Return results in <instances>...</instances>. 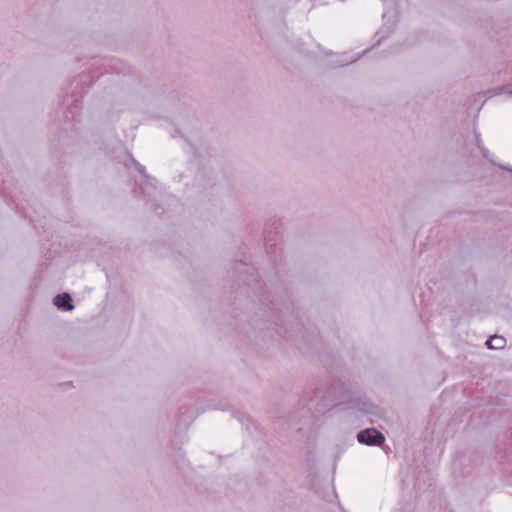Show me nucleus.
Returning <instances> with one entry per match:
<instances>
[{"label": "nucleus", "instance_id": "5", "mask_svg": "<svg viewBox=\"0 0 512 512\" xmlns=\"http://www.w3.org/2000/svg\"><path fill=\"white\" fill-rule=\"evenodd\" d=\"M476 144H477L478 148L480 149L483 157H487V150L484 147H482L480 135H476Z\"/></svg>", "mask_w": 512, "mask_h": 512}, {"label": "nucleus", "instance_id": "1", "mask_svg": "<svg viewBox=\"0 0 512 512\" xmlns=\"http://www.w3.org/2000/svg\"><path fill=\"white\" fill-rule=\"evenodd\" d=\"M357 440L369 446H379L385 441V437L377 429L368 428L358 433Z\"/></svg>", "mask_w": 512, "mask_h": 512}, {"label": "nucleus", "instance_id": "3", "mask_svg": "<svg viewBox=\"0 0 512 512\" xmlns=\"http://www.w3.org/2000/svg\"><path fill=\"white\" fill-rule=\"evenodd\" d=\"M506 339L502 336L494 335L486 341V345L490 349H501L505 346Z\"/></svg>", "mask_w": 512, "mask_h": 512}, {"label": "nucleus", "instance_id": "4", "mask_svg": "<svg viewBox=\"0 0 512 512\" xmlns=\"http://www.w3.org/2000/svg\"><path fill=\"white\" fill-rule=\"evenodd\" d=\"M133 163L135 164V167H136L137 171H138L141 175H143L145 178H147V179H148V178H149V176H147V175L145 174V167H144L142 164H140L139 162H137L136 160H134V159H133Z\"/></svg>", "mask_w": 512, "mask_h": 512}, {"label": "nucleus", "instance_id": "7", "mask_svg": "<svg viewBox=\"0 0 512 512\" xmlns=\"http://www.w3.org/2000/svg\"><path fill=\"white\" fill-rule=\"evenodd\" d=\"M505 92L508 93L509 95H512V89H506Z\"/></svg>", "mask_w": 512, "mask_h": 512}, {"label": "nucleus", "instance_id": "2", "mask_svg": "<svg viewBox=\"0 0 512 512\" xmlns=\"http://www.w3.org/2000/svg\"><path fill=\"white\" fill-rule=\"evenodd\" d=\"M54 304L63 311L73 309L72 299L68 293L59 294L54 298Z\"/></svg>", "mask_w": 512, "mask_h": 512}, {"label": "nucleus", "instance_id": "6", "mask_svg": "<svg viewBox=\"0 0 512 512\" xmlns=\"http://www.w3.org/2000/svg\"><path fill=\"white\" fill-rule=\"evenodd\" d=\"M354 61H356V59L348 60V59L344 58V55H342V56H341V59H340V60H338L337 62H338L340 65H347V64L352 63V62H354Z\"/></svg>", "mask_w": 512, "mask_h": 512}]
</instances>
